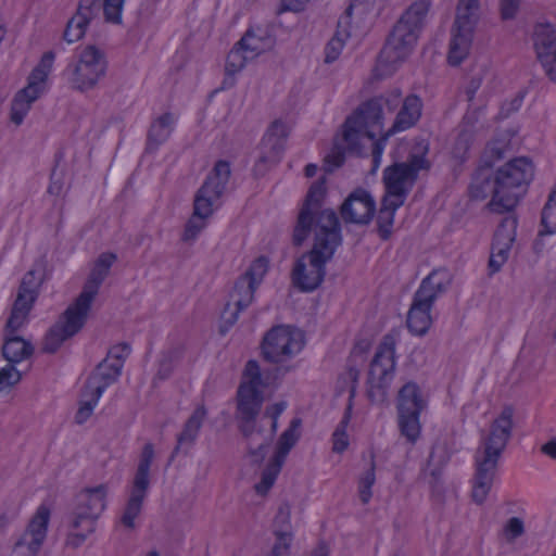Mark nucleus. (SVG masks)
Segmentation results:
<instances>
[{
    "label": "nucleus",
    "instance_id": "obj_1",
    "mask_svg": "<svg viewBox=\"0 0 556 556\" xmlns=\"http://www.w3.org/2000/svg\"><path fill=\"white\" fill-rule=\"evenodd\" d=\"M513 417L514 408L505 406L476 450L471 498L478 505L485 502L491 491L498 462L513 433Z\"/></svg>",
    "mask_w": 556,
    "mask_h": 556
},
{
    "label": "nucleus",
    "instance_id": "obj_2",
    "mask_svg": "<svg viewBox=\"0 0 556 556\" xmlns=\"http://www.w3.org/2000/svg\"><path fill=\"white\" fill-rule=\"evenodd\" d=\"M429 8L428 1L419 0L403 12L378 55L377 76L382 78L392 75L412 53L424 28Z\"/></svg>",
    "mask_w": 556,
    "mask_h": 556
},
{
    "label": "nucleus",
    "instance_id": "obj_3",
    "mask_svg": "<svg viewBox=\"0 0 556 556\" xmlns=\"http://www.w3.org/2000/svg\"><path fill=\"white\" fill-rule=\"evenodd\" d=\"M342 232L321 228L314 233V243L309 251L303 253L294 262L291 279L295 288L302 292H313L320 287L326 277V265L342 244Z\"/></svg>",
    "mask_w": 556,
    "mask_h": 556
},
{
    "label": "nucleus",
    "instance_id": "obj_4",
    "mask_svg": "<svg viewBox=\"0 0 556 556\" xmlns=\"http://www.w3.org/2000/svg\"><path fill=\"white\" fill-rule=\"evenodd\" d=\"M106 277L92 268L83 291L46 333L42 352L53 354L64 341L74 337L85 326L92 302Z\"/></svg>",
    "mask_w": 556,
    "mask_h": 556
},
{
    "label": "nucleus",
    "instance_id": "obj_5",
    "mask_svg": "<svg viewBox=\"0 0 556 556\" xmlns=\"http://www.w3.org/2000/svg\"><path fill=\"white\" fill-rule=\"evenodd\" d=\"M326 185V176L319 177L311 185L293 227L292 243L294 247H301L312 232H321L323 227L341 232V224L336 211L323 208L327 195Z\"/></svg>",
    "mask_w": 556,
    "mask_h": 556
},
{
    "label": "nucleus",
    "instance_id": "obj_6",
    "mask_svg": "<svg viewBox=\"0 0 556 556\" xmlns=\"http://www.w3.org/2000/svg\"><path fill=\"white\" fill-rule=\"evenodd\" d=\"M230 175L229 162L219 160L215 163L194 195L193 215L185 226L182 241L194 240L205 227L204 219L213 214V206L226 191Z\"/></svg>",
    "mask_w": 556,
    "mask_h": 556
},
{
    "label": "nucleus",
    "instance_id": "obj_7",
    "mask_svg": "<svg viewBox=\"0 0 556 556\" xmlns=\"http://www.w3.org/2000/svg\"><path fill=\"white\" fill-rule=\"evenodd\" d=\"M108 485L105 483L85 488L76 495V506L71 515L65 544L77 548L94 532L97 520L106 508Z\"/></svg>",
    "mask_w": 556,
    "mask_h": 556
},
{
    "label": "nucleus",
    "instance_id": "obj_8",
    "mask_svg": "<svg viewBox=\"0 0 556 556\" xmlns=\"http://www.w3.org/2000/svg\"><path fill=\"white\" fill-rule=\"evenodd\" d=\"M397 338L399 332L395 330L386 333L370 361L366 392L372 404L379 405L388 401L389 390L395 377Z\"/></svg>",
    "mask_w": 556,
    "mask_h": 556
},
{
    "label": "nucleus",
    "instance_id": "obj_9",
    "mask_svg": "<svg viewBox=\"0 0 556 556\" xmlns=\"http://www.w3.org/2000/svg\"><path fill=\"white\" fill-rule=\"evenodd\" d=\"M534 177V166L526 156L515 157L495 172L496 203L511 212L525 197Z\"/></svg>",
    "mask_w": 556,
    "mask_h": 556
},
{
    "label": "nucleus",
    "instance_id": "obj_10",
    "mask_svg": "<svg viewBox=\"0 0 556 556\" xmlns=\"http://www.w3.org/2000/svg\"><path fill=\"white\" fill-rule=\"evenodd\" d=\"M439 271L433 270L426 278L422 279L420 286L413 296V302L409 307L406 325L408 330L415 334L425 336L431 324L430 312L438 296L445 292L447 282L438 278Z\"/></svg>",
    "mask_w": 556,
    "mask_h": 556
},
{
    "label": "nucleus",
    "instance_id": "obj_11",
    "mask_svg": "<svg viewBox=\"0 0 556 556\" xmlns=\"http://www.w3.org/2000/svg\"><path fill=\"white\" fill-rule=\"evenodd\" d=\"M108 71V60L102 50L93 45L86 46L77 60L70 62L64 75L74 90L86 92L93 89Z\"/></svg>",
    "mask_w": 556,
    "mask_h": 556
},
{
    "label": "nucleus",
    "instance_id": "obj_12",
    "mask_svg": "<svg viewBox=\"0 0 556 556\" xmlns=\"http://www.w3.org/2000/svg\"><path fill=\"white\" fill-rule=\"evenodd\" d=\"M305 346L304 333L294 326L277 325L267 330L261 341V355L270 364L285 363Z\"/></svg>",
    "mask_w": 556,
    "mask_h": 556
},
{
    "label": "nucleus",
    "instance_id": "obj_13",
    "mask_svg": "<svg viewBox=\"0 0 556 556\" xmlns=\"http://www.w3.org/2000/svg\"><path fill=\"white\" fill-rule=\"evenodd\" d=\"M430 163L424 155L412 154L407 162L394 163L383 169L382 181L384 185L383 197L393 201H402L403 204L421 169H429Z\"/></svg>",
    "mask_w": 556,
    "mask_h": 556
},
{
    "label": "nucleus",
    "instance_id": "obj_14",
    "mask_svg": "<svg viewBox=\"0 0 556 556\" xmlns=\"http://www.w3.org/2000/svg\"><path fill=\"white\" fill-rule=\"evenodd\" d=\"M125 0H80L76 14L67 22L63 39L74 43L81 39L94 12L103 7L105 21L113 24L122 23V12Z\"/></svg>",
    "mask_w": 556,
    "mask_h": 556
},
{
    "label": "nucleus",
    "instance_id": "obj_15",
    "mask_svg": "<svg viewBox=\"0 0 556 556\" xmlns=\"http://www.w3.org/2000/svg\"><path fill=\"white\" fill-rule=\"evenodd\" d=\"M427 403L422 399L419 386L414 381L405 383L397 393V421L401 434L415 443L420 435V414Z\"/></svg>",
    "mask_w": 556,
    "mask_h": 556
},
{
    "label": "nucleus",
    "instance_id": "obj_16",
    "mask_svg": "<svg viewBox=\"0 0 556 556\" xmlns=\"http://www.w3.org/2000/svg\"><path fill=\"white\" fill-rule=\"evenodd\" d=\"M154 458V446L146 443L132 480L130 494L121 516V523L127 529L136 527L135 519L141 514L143 501L150 486V467Z\"/></svg>",
    "mask_w": 556,
    "mask_h": 556
},
{
    "label": "nucleus",
    "instance_id": "obj_17",
    "mask_svg": "<svg viewBox=\"0 0 556 556\" xmlns=\"http://www.w3.org/2000/svg\"><path fill=\"white\" fill-rule=\"evenodd\" d=\"M377 213L372 194L363 187L355 188L339 207V214L345 225L368 226Z\"/></svg>",
    "mask_w": 556,
    "mask_h": 556
},
{
    "label": "nucleus",
    "instance_id": "obj_18",
    "mask_svg": "<svg viewBox=\"0 0 556 556\" xmlns=\"http://www.w3.org/2000/svg\"><path fill=\"white\" fill-rule=\"evenodd\" d=\"M288 136V126L282 121L276 119L269 125L262 141L267 151L258 156L254 165L257 175H264L270 166L280 162Z\"/></svg>",
    "mask_w": 556,
    "mask_h": 556
},
{
    "label": "nucleus",
    "instance_id": "obj_19",
    "mask_svg": "<svg viewBox=\"0 0 556 556\" xmlns=\"http://www.w3.org/2000/svg\"><path fill=\"white\" fill-rule=\"evenodd\" d=\"M50 509L40 505L29 520L26 530L15 543V548L26 546L31 555H36L47 538Z\"/></svg>",
    "mask_w": 556,
    "mask_h": 556
},
{
    "label": "nucleus",
    "instance_id": "obj_20",
    "mask_svg": "<svg viewBox=\"0 0 556 556\" xmlns=\"http://www.w3.org/2000/svg\"><path fill=\"white\" fill-rule=\"evenodd\" d=\"M207 410L204 405L198 406L191 414V416L184 424V428L181 432L177 435V444L174 447L169 458L168 465L176 458V456L184 452V454H188V452L193 447L200 430L203 426V422L206 418Z\"/></svg>",
    "mask_w": 556,
    "mask_h": 556
},
{
    "label": "nucleus",
    "instance_id": "obj_21",
    "mask_svg": "<svg viewBox=\"0 0 556 556\" xmlns=\"http://www.w3.org/2000/svg\"><path fill=\"white\" fill-rule=\"evenodd\" d=\"M378 99H369L363 102L352 114L359 126L365 130L366 138L375 140L383 132V112Z\"/></svg>",
    "mask_w": 556,
    "mask_h": 556
},
{
    "label": "nucleus",
    "instance_id": "obj_22",
    "mask_svg": "<svg viewBox=\"0 0 556 556\" xmlns=\"http://www.w3.org/2000/svg\"><path fill=\"white\" fill-rule=\"evenodd\" d=\"M495 174H493L490 166L479 167L472 175L471 182L469 185V195L473 200H484L488 195H492V200L489 203L491 210L495 213L503 214V207L496 203L495 198Z\"/></svg>",
    "mask_w": 556,
    "mask_h": 556
},
{
    "label": "nucleus",
    "instance_id": "obj_23",
    "mask_svg": "<svg viewBox=\"0 0 556 556\" xmlns=\"http://www.w3.org/2000/svg\"><path fill=\"white\" fill-rule=\"evenodd\" d=\"M122 369L121 362L109 363V359L104 358L89 375L84 387L96 392L97 396H102L105 389L118 380Z\"/></svg>",
    "mask_w": 556,
    "mask_h": 556
},
{
    "label": "nucleus",
    "instance_id": "obj_24",
    "mask_svg": "<svg viewBox=\"0 0 556 556\" xmlns=\"http://www.w3.org/2000/svg\"><path fill=\"white\" fill-rule=\"evenodd\" d=\"M264 403L262 390L239 386L237 390L236 419L255 421Z\"/></svg>",
    "mask_w": 556,
    "mask_h": 556
},
{
    "label": "nucleus",
    "instance_id": "obj_25",
    "mask_svg": "<svg viewBox=\"0 0 556 556\" xmlns=\"http://www.w3.org/2000/svg\"><path fill=\"white\" fill-rule=\"evenodd\" d=\"M275 43L276 39L268 27L255 26L245 31L237 46L243 48L244 52L250 54V58H254L270 50Z\"/></svg>",
    "mask_w": 556,
    "mask_h": 556
},
{
    "label": "nucleus",
    "instance_id": "obj_26",
    "mask_svg": "<svg viewBox=\"0 0 556 556\" xmlns=\"http://www.w3.org/2000/svg\"><path fill=\"white\" fill-rule=\"evenodd\" d=\"M422 102L416 94H409L402 101V106L397 112L392 127L387 131L391 136L397 131L406 130L413 127L421 116Z\"/></svg>",
    "mask_w": 556,
    "mask_h": 556
},
{
    "label": "nucleus",
    "instance_id": "obj_27",
    "mask_svg": "<svg viewBox=\"0 0 556 556\" xmlns=\"http://www.w3.org/2000/svg\"><path fill=\"white\" fill-rule=\"evenodd\" d=\"M174 124L175 117L170 112H166L155 118L148 130L146 150L153 152L166 142L174 130Z\"/></svg>",
    "mask_w": 556,
    "mask_h": 556
},
{
    "label": "nucleus",
    "instance_id": "obj_28",
    "mask_svg": "<svg viewBox=\"0 0 556 556\" xmlns=\"http://www.w3.org/2000/svg\"><path fill=\"white\" fill-rule=\"evenodd\" d=\"M534 48L540 63L549 64L556 58V30L551 25H539L534 31Z\"/></svg>",
    "mask_w": 556,
    "mask_h": 556
},
{
    "label": "nucleus",
    "instance_id": "obj_29",
    "mask_svg": "<svg viewBox=\"0 0 556 556\" xmlns=\"http://www.w3.org/2000/svg\"><path fill=\"white\" fill-rule=\"evenodd\" d=\"M35 348L30 341L17 334H4L1 353L8 363L18 364L34 354Z\"/></svg>",
    "mask_w": 556,
    "mask_h": 556
},
{
    "label": "nucleus",
    "instance_id": "obj_30",
    "mask_svg": "<svg viewBox=\"0 0 556 556\" xmlns=\"http://www.w3.org/2000/svg\"><path fill=\"white\" fill-rule=\"evenodd\" d=\"M403 205V200L393 201L389 197H382L377 214V233L382 241L391 238L395 213Z\"/></svg>",
    "mask_w": 556,
    "mask_h": 556
},
{
    "label": "nucleus",
    "instance_id": "obj_31",
    "mask_svg": "<svg viewBox=\"0 0 556 556\" xmlns=\"http://www.w3.org/2000/svg\"><path fill=\"white\" fill-rule=\"evenodd\" d=\"M40 92L30 86H26L14 96L11 103V122L15 125H21L31 108V103L39 97Z\"/></svg>",
    "mask_w": 556,
    "mask_h": 556
},
{
    "label": "nucleus",
    "instance_id": "obj_32",
    "mask_svg": "<svg viewBox=\"0 0 556 556\" xmlns=\"http://www.w3.org/2000/svg\"><path fill=\"white\" fill-rule=\"evenodd\" d=\"M366 137L365 130L355 121V117L349 115L342 125V137L339 142L343 144L348 153L361 155L363 146L361 140Z\"/></svg>",
    "mask_w": 556,
    "mask_h": 556
},
{
    "label": "nucleus",
    "instance_id": "obj_33",
    "mask_svg": "<svg viewBox=\"0 0 556 556\" xmlns=\"http://www.w3.org/2000/svg\"><path fill=\"white\" fill-rule=\"evenodd\" d=\"M451 459V453L445 442H435L430 451L427 467L431 477L430 483L435 486L442 477L444 467Z\"/></svg>",
    "mask_w": 556,
    "mask_h": 556
},
{
    "label": "nucleus",
    "instance_id": "obj_34",
    "mask_svg": "<svg viewBox=\"0 0 556 556\" xmlns=\"http://www.w3.org/2000/svg\"><path fill=\"white\" fill-rule=\"evenodd\" d=\"M302 425V420L300 418H293L290 421L288 428L281 433L278 439L276 451L274 454V458L286 462V458L293 446L298 443L300 439L299 429Z\"/></svg>",
    "mask_w": 556,
    "mask_h": 556
},
{
    "label": "nucleus",
    "instance_id": "obj_35",
    "mask_svg": "<svg viewBox=\"0 0 556 556\" xmlns=\"http://www.w3.org/2000/svg\"><path fill=\"white\" fill-rule=\"evenodd\" d=\"M472 36L473 35L453 30L447 54V62L450 65L458 66L468 56L472 42Z\"/></svg>",
    "mask_w": 556,
    "mask_h": 556
},
{
    "label": "nucleus",
    "instance_id": "obj_36",
    "mask_svg": "<svg viewBox=\"0 0 556 556\" xmlns=\"http://www.w3.org/2000/svg\"><path fill=\"white\" fill-rule=\"evenodd\" d=\"M54 59L55 53L53 51L45 52L39 63L30 72L27 79V86H30L38 92L42 93L43 84L52 70Z\"/></svg>",
    "mask_w": 556,
    "mask_h": 556
},
{
    "label": "nucleus",
    "instance_id": "obj_37",
    "mask_svg": "<svg viewBox=\"0 0 556 556\" xmlns=\"http://www.w3.org/2000/svg\"><path fill=\"white\" fill-rule=\"evenodd\" d=\"M256 288L253 281L249 282L240 277L236 280L230 296L235 306L239 307V311H244L252 304Z\"/></svg>",
    "mask_w": 556,
    "mask_h": 556
},
{
    "label": "nucleus",
    "instance_id": "obj_38",
    "mask_svg": "<svg viewBox=\"0 0 556 556\" xmlns=\"http://www.w3.org/2000/svg\"><path fill=\"white\" fill-rule=\"evenodd\" d=\"M518 218L515 215L505 216L497 226L492 243L513 245L517 236Z\"/></svg>",
    "mask_w": 556,
    "mask_h": 556
},
{
    "label": "nucleus",
    "instance_id": "obj_39",
    "mask_svg": "<svg viewBox=\"0 0 556 556\" xmlns=\"http://www.w3.org/2000/svg\"><path fill=\"white\" fill-rule=\"evenodd\" d=\"M540 236L556 233V189L551 191L541 213Z\"/></svg>",
    "mask_w": 556,
    "mask_h": 556
},
{
    "label": "nucleus",
    "instance_id": "obj_40",
    "mask_svg": "<svg viewBox=\"0 0 556 556\" xmlns=\"http://www.w3.org/2000/svg\"><path fill=\"white\" fill-rule=\"evenodd\" d=\"M285 463L276 458H271L262 472L261 481L255 484V491L260 495H265L274 485L278 475Z\"/></svg>",
    "mask_w": 556,
    "mask_h": 556
},
{
    "label": "nucleus",
    "instance_id": "obj_41",
    "mask_svg": "<svg viewBox=\"0 0 556 556\" xmlns=\"http://www.w3.org/2000/svg\"><path fill=\"white\" fill-rule=\"evenodd\" d=\"M351 405L345 407L343 417L332 433V451L343 453L349 446V438L346 433L348 425L351 420Z\"/></svg>",
    "mask_w": 556,
    "mask_h": 556
},
{
    "label": "nucleus",
    "instance_id": "obj_42",
    "mask_svg": "<svg viewBox=\"0 0 556 556\" xmlns=\"http://www.w3.org/2000/svg\"><path fill=\"white\" fill-rule=\"evenodd\" d=\"M81 396L84 400L80 401L79 408L75 414V421L78 425H83L88 420L101 397L97 396L96 392L88 390L86 387H84Z\"/></svg>",
    "mask_w": 556,
    "mask_h": 556
},
{
    "label": "nucleus",
    "instance_id": "obj_43",
    "mask_svg": "<svg viewBox=\"0 0 556 556\" xmlns=\"http://www.w3.org/2000/svg\"><path fill=\"white\" fill-rule=\"evenodd\" d=\"M268 266L269 260L261 255L251 263L250 267L240 278L247 279L249 282L253 281V285L258 287L268 270Z\"/></svg>",
    "mask_w": 556,
    "mask_h": 556
},
{
    "label": "nucleus",
    "instance_id": "obj_44",
    "mask_svg": "<svg viewBox=\"0 0 556 556\" xmlns=\"http://www.w3.org/2000/svg\"><path fill=\"white\" fill-rule=\"evenodd\" d=\"M376 464L374 457L371 458L369 468L362 475L358 480V495L361 502L365 505L368 504L371 496V488L376 482Z\"/></svg>",
    "mask_w": 556,
    "mask_h": 556
},
{
    "label": "nucleus",
    "instance_id": "obj_45",
    "mask_svg": "<svg viewBox=\"0 0 556 556\" xmlns=\"http://www.w3.org/2000/svg\"><path fill=\"white\" fill-rule=\"evenodd\" d=\"M511 247L513 245H502L497 243L491 244V255L488 264L490 275H494L502 269L503 265L508 260Z\"/></svg>",
    "mask_w": 556,
    "mask_h": 556
},
{
    "label": "nucleus",
    "instance_id": "obj_46",
    "mask_svg": "<svg viewBox=\"0 0 556 556\" xmlns=\"http://www.w3.org/2000/svg\"><path fill=\"white\" fill-rule=\"evenodd\" d=\"M349 34L345 30H337L333 37L328 41L325 47V63L330 64L334 62L341 54L344 47L345 39Z\"/></svg>",
    "mask_w": 556,
    "mask_h": 556
},
{
    "label": "nucleus",
    "instance_id": "obj_47",
    "mask_svg": "<svg viewBox=\"0 0 556 556\" xmlns=\"http://www.w3.org/2000/svg\"><path fill=\"white\" fill-rule=\"evenodd\" d=\"M243 377L247 380L242 381L239 386H244L247 388L260 389L261 387H266V383L263 381L261 367L257 361L250 359L247 362L243 370Z\"/></svg>",
    "mask_w": 556,
    "mask_h": 556
},
{
    "label": "nucleus",
    "instance_id": "obj_48",
    "mask_svg": "<svg viewBox=\"0 0 556 556\" xmlns=\"http://www.w3.org/2000/svg\"><path fill=\"white\" fill-rule=\"evenodd\" d=\"M473 141V134L470 130H462L454 142L452 155L458 162L464 163L467 160L468 151Z\"/></svg>",
    "mask_w": 556,
    "mask_h": 556
},
{
    "label": "nucleus",
    "instance_id": "obj_49",
    "mask_svg": "<svg viewBox=\"0 0 556 556\" xmlns=\"http://www.w3.org/2000/svg\"><path fill=\"white\" fill-rule=\"evenodd\" d=\"M477 18L472 10L457 9L456 18L454 22V31L473 35Z\"/></svg>",
    "mask_w": 556,
    "mask_h": 556
},
{
    "label": "nucleus",
    "instance_id": "obj_50",
    "mask_svg": "<svg viewBox=\"0 0 556 556\" xmlns=\"http://www.w3.org/2000/svg\"><path fill=\"white\" fill-rule=\"evenodd\" d=\"M243 53H245L243 48L236 43L226 59L225 70L227 74L235 75L244 67L245 60L250 58V55H243Z\"/></svg>",
    "mask_w": 556,
    "mask_h": 556
},
{
    "label": "nucleus",
    "instance_id": "obj_51",
    "mask_svg": "<svg viewBox=\"0 0 556 556\" xmlns=\"http://www.w3.org/2000/svg\"><path fill=\"white\" fill-rule=\"evenodd\" d=\"M348 151L341 142L334 140L330 153L325 157V170L331 173L344 164Z\"/></svg>",
    "mask_w": 556,
    "mask_h": 556
},
{
    "label": "nucleus",
    "instance_id": "obj_52",
    "mask_svg": "<svg viewBox=\"0 0 556 556\" xmlns=\"http://www.w3.org/2000/svg\"><path fill=\"white\" fill-rule=\"evenodd\" d=\"M276 542L269 556H289L290 545L293 539L291 531L275 529Z\"/></svg>",
    "mask_w": 556,
    "mask_h": 556
},
{
    "label": "nucleus",
    "instance_id": "obj_53",
    "mask_svg": "<svg viewBox=\"0 0 556 556\" xmlns=\"http://www.w3.org/2000/svg\"><path fill=\"white\" fill-rule=\"evenodd\" d=\"M22 380V372L16 369L15 364L8 363L0 369V392L10 389Z\"/></svg>",
    "mask_w": 556,
    "mask_h": 556
},
{
    "label": "nucleus",
    "instance_id": "obj_54",
    "mask_svg": "<svg viewBox=\"0 0 556 556\" xmlns=\"http://www.w3.org/2000/svg\"><path fill=\"white\" fill-rule=\"evenodd\" d=\"M271 445L270 437H263L262 441L256 447H253L252 444L249 443L248 454L252 459V463L255 465H261L266 457L267 451Z\"/></svg>",
    "mask_w": 556,
    "mask_h": 556
},
{
    "label": "nucleus",
    "instance_id": "obj_55",
    "mask_svg": "<svg viewBox=\"0 0 556 556\" xmlns=\"http://www.w3.org/2000/svg\"><path fill=\"white\" fill-rule=\"evenodd\" d=\"M525 533L523 520L519 517H511L504 527V535L508 542H513Z\"/></svg>",
    "mask_w": 556,
    "mask_h": 556
},
{
    "label": "nucleus",
    "instance_id": "obj_56",
    "mask_svg": "<svg viewBox=\"0 0 556 556\" xmlns=\"http://www.w3.org/2000/svg\"><path fill=\"white\" fill-rule=\"evenodd\" d=\"M372 99L381 100L379 101L381 111L383 112L384 108L389 112H394L399 105L402 103V92L400 89H394L383 96L374 97Z\"/></svg>",
    "mask_w": 556,
    "mask_h": 556
},
{
    "label": "nucleus",
    "instance_id": "obj_57",
    "mask_svg": "<svg viewBox=\"0 0 556 556\" xmlns=\"http://www.w3.org/2000/svg\"><path fill=\"white\" fill-rule=\"evenodd\" d=\"M27 317L28 314L12 308L5 324L4 334H16V332L25 325Z\"/></svg>",
    "mask_w": 556,
    "mask_h": 556
},
{
    "label": "nucleus",
    "instance_id": "obj_58",
    "mask_svg": "<svg viewBox=\"0 0 556 556\" xmlns=\"http://www.w3.org/2000/svg\"><path fill=\"white\" fill-rule=\"evenodd\" d=\"M36 298L37 294H28V292L18 289V293L12 308L15 311H21L25 314H29Z\"/></svg>",
    "mask_w": 556,
    "mask_h": 556
},
{
    "label": "nucleus",
    "instance_id": "obj_59",
    "mask_svg": "<svg viewBox=\"0 0 556 556\" xmlns=\"http://www.w3.org/2000/svg\"><path fill=\"white\" fill-rule=\"evenodd\" d=\"M522 0H500V14L503 21L514 20L520 9Z\"/></svg>",
    "mask_w": 556,
    "mask_h": 556
},
{
    "label": "nucleus",
    "instance_id": "obj_60",
    "mask_svg": "<svg viewBox=\"0 0 556 556\" xmlns=\"http://www.w3.org/2000/svg\"><path fill=\"white\" fill-rule=\"evenodd\" d=\"M242 311H239V307L236 306L233 311H230V303H227L225 309L222 314V325L219 331L222 334H225L229 331V329L238 321L239 315Z\"/></svg>",
    "mask_w": 556,
    "mask_h": 556
},
{
    "label": "nucleus",
    "instance_id": "obj_61",
    "mask_svg": "<svg viewBox=\"0 0 556 556\" xmlns=\"http://www.w3.org/2000/svg\"><path fill=\"white\" fill-rule=\"evenodd\" d=\"M42 279L36 277V270H28L21 282L20 290L28 292V294H37V288L41 285Z\"/></svg>",
    "mask_w": 556,
    "mask_h": 556
},
{
    "label": "nucleus",
    "instance_id": "obj_62",
    "mask_svg": "<svg viewBox=\"0 0 556 556\" xmlns=\"http://www.w3.org/2000/svg\"><path fill=\"white\" fill-rule=\"evenodd\" d=\"M239 421V431L250 444L254 442L255 433L263 435V429L256 428L255 421H247L245 419H237Z\"/></svg>",
    "mask_w": 556,
    "mask_h": 556
},
{
    "label": "nucleus",
    "instance_id": "obj_63",
    "mask_svg": "<svg viewBox=\"0 0 556 556\" xmlns=\"http://www.w3.org/2000/svg\"><path fill=\"white\" fill-rule=\"evenodd\" d=\"M117 260V256L115 253L105 252L99 255V257L96 261L94 270H100L105 277L110 273V268L114 264V262Z\"/></svg>",
    "mask_w": 556,
    "mask_h": 556
},
{
    "label": "nucleus",
    "instance_id": "obj_64",
    "mask_svg": "<svg viewBox=\"0 0 556 556\" xmlns=\"http://www.w3.org/2000/svg\"><path fill=\"white\" fill-rule=\"evenodd\" d=\"M130 353V345L126 342H122L118 344L113 345L108 353V356L105 358H113V362H121L122 367L124 366V362L126 357Z\"/></svg>",
    "mask_w": 556,
    "mask_h": 556
}]
</instances>
